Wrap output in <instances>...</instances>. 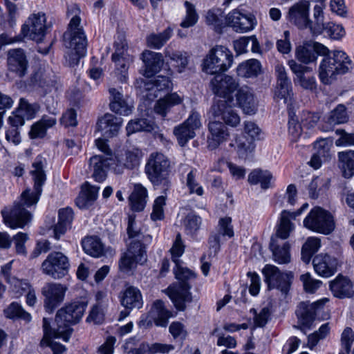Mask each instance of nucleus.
Wrapping results in <instances>:
<instances>
[{
	"instance_id": "f257e3e1",
	"label": "nucleus",
	"mask_w": 354,
	"mask_h": 354,
	"mask_svg": "<svg viewBox=\"0 0 354 354\" xmlns=\"http://www.w3.org/2000/svg\"><path fill=\"white\" fill-rule=\"evenodd\" d=\"M46 165L47 161L43 156L35 158L30 171L34 181L33 190L26 189L21 195L20 201L15 202L11 209L5 208L1 211L3 223L9 227L23 228L30 221L31 214L24 206L30 207L37 203L46 180Z\"/></svg>"
},
{
	"instance_id": "f03ea898",
	"label": "nucleus",
	"mask_w": 354,
	"mask_h": 354,
	"mask_svg": "<svg viewBox=\"0 0 354 354\" xmlns=\"http://www.w3.org/2000/svg\"><path fill=\"white\" fill-rule=\"evenodd\" d=\"M97 147L103 153L90 158V167L93 168V177L99 183L106 178L109 168L115 174H122L124 169H133L139 166L142 152L138 148L127 149L124 153L113 155L107 143L101 138L95 140Z\"/></svg>"
},
{
	"instance_id": "7ed1b4c3",
	"label": "nucleus",
	"mask_w": 354,
	"mask_h": 354,
	"mask_svg": "<svg viewBox=\"0 0 354 354\" xmlns=\"http://www.w3.org/2000/svg\"><path fill=\"white\" fill-rule=\"evenodd\" d=\"M80 21L79 16L73 17L63 35L64 46L68 48L65 58L71 66L77 65L80 59L86 54L87 39L82 28L80 27Z\"/></svg>"
},
{
	"instance_id": "20e7f679",
	"label": "nucleus",
	"mask_w": 354,
	"mask_h": 354,
	"mask_svg": "<svg viewBox=\"0 0 354 354\" xmlns=\"http://www.w3.org/2000/svg\"><path fill=\"white\" fill-rule=\"evenodd\" d=\"M180 263H175L176 267L174 268L175 277L179 281L169 286L167 289V292L175 307L178 310H184L186 308L185 304L192 300L189 292L191 286L187 281L194 279L196 274L189 268L182 266Z\"/></svg>"
},
{
	"instance_id": "39448f33",
	"label": "nucleus",
	"mask_w": 354,
	"mask_h": 354,
	"mask_svg": "<svg viewBox=\"0 0 354 354\" xmlns=\"http://www.w3.org/2000/svg\"><path fill=\"white\" fill-rule=\"evenodd\" d=\"M351 68V61L344 52L333 51L324 57L319 64L320 81L326 85L331 84L337 75L346 73Z\"/></svg>"
},
{
	"instance_id": "423d86ee",
	"label": "nucleus",
	"mask_w": 354,
	"mask_h": 354,
	"mask_svg": "<svg viewBox=\"0 0 354 354\" xmlns=\"http://www.w3.org/2000/svg\"><path fill=\"white\" fill-rule=\"evenodd\" d=\"M87 307L86 301H74L60 308L56 314L55 322L58 326L57 336L67 342L73 331L71 325L77 324Z\"/></svg>"
},
{
	"instance_id": "0eeeda50",
	"label": "nucleus",
	"mask_w": 354,
	"mask_h": 354,
	"mask_svg": "<svg viewBox=\"0 0 354 354\" xmlns=\"http://www.w3.org/2000/svg\"><path fill=\"white\" fill-rule=\"evenodd\" d=\"M169 171L170 162L164 154L155 152L149 156L145 166V173L153 185H162L165 190L168 189L171 183Z\"/></svg>"
},
{
	"instance_id": "6e6552de",
	"label": "nucleus",
	"mask_w": 354,
	"mask_h": 354,
	"mask_svg": "<svg viewBox=\"0 0 354 354\" xmlns=\"http://www.w3.org/2000/svg\"><path fill=\"white\" fill-rule=\"evenodd\" d=\"M233 62V55L225 46H216L209 50L203 59V71L207 74H217L226 71Z\"/></svg>"
},
{
	"instance_id": "1a4fd4ad",
	"label": "nucleus",
	"mask_w": 354,
	"mask_h": 354,
	"mask_svg": "<svg viewBox=\"0 0 354 354\" xmlns=\"http://www.w3.org/2000/svg\"><path fill=\"white\" fill-rule=\"evenodd\" d=\"M306 228L324 234H328L334 230L335 223L331 214L319 207H315L304 221Z\"/></svg>"
},
{
	"instance_id": "9d476101",
	"label": "nucleus",
	"mask_w": 354,
	"mask_h": 354,
	"mask_svg": "<svg viewBox=\"0 0 354 354\" xmlns=\"http://www.w3.org/2000/svg\"><path fill=\"white\" fill-rule=\"evenodd\" d=\"M262 274L268 290L276 288L283 294L288 292L293 277L291 272H282L274 265L266 264L262 269Z\"/></svg>"
},
{
	"instance_id": "9b49d317",
	"label": "nucleus",
	"mask_w": 354,
	"mask_h": 354,
	"mask_svg": "<svg viewBox=\"0 0 354 354\" xmlns=\"http://www.w3.org/2000/svg\"><path fill=\"white\" fill-rule=\"evenodd\" d=\"M142 241H131L127 251L120 258L119 267L123 272H129L138 263L143 264L147 260L146 245Z\"/></svg>"
},
{
	"instance_id": "f8f14e48",
	"label": "nucleus",
	"mask_w": 354,
	"mask_h": 354,
	"mask_svg": "<svg viewBox=\"0 0 354 354\" xmlns=\"http://www.w3.org/2000/svg\"><path fill=\"white\" fill-rule=\"evenodd\" d=\"M69 266V261L66 256L60 252H53L43 261L41 270L45 274L59 279L68 274Z\"/></svg>"
},
{
	"instance_id": "ddd939ff",
	"label": "nucleus",
	"mask_w": 354,
	"mask_h": 354,
	"mask_svg": "<svg viewBox=\"0 0 354 354\" xmlns=\"http://www.w3.org/2000/svg\"><path fill=\"white\" fill-rule=\"evenodd\" d=\"M234 98L230 101L215 100L209 110V114L214 118H221L225 124L232 127H236L241 122V117L233 107Z\"/></svg>"
},
{
	"instance_id": "4468645a",
	"label": "nucleus",
	"mask_w": 354,
	"mask_h": 354,
	"mask_svg": "<svg viewBox=\"0 0 354 354\" xmlns=\"http://www.w3.org/2000/svg\"><path fill=\"white\" fill-rule=\"evenodd\" d=\"M48 26L46 17L44 12L33 13L26 19L21 27L24 37L40 42L46 35Z\"/></svg>"
},
{
	"instance_id": "2eb2a0df",
	"label": "nucleus",
	"mask_w": 354,
	"mask_h": 354,
	"mask_svg": "<svg viewBox=\"0 0 354 354\" xmlns=\"http://www.w3.org/2000/svg\"><path fill=\"white\" fill-rule=\"evenodd\" d=\"M238 86V82L227 75H216L210 82L212 91L219 100L230 101V98H234L232 95Z\"/></svg>"
},
{
	"instance_id": "dca6fc26",
	"label": "nucleus",
	"mask_w": 354,
	"mask_h": 354,
	"mask_svg": "<svg viewBox=\"0 0 354 354\" xmlns=\"http://www.w3.org/2000/svg\"><path fill=\"white\" fill-rule=\"evenodd\" d=\"M201 126L200 115L196 112H193L189 118L182 124L175 127L173 133L176 136L178 143L184 147L189 140L196 136L195 131Z\"/></svg>"
},
{
	"instance_id": "f3484780",
	"label": "nucleus",
	"mask_w": 354,
	"mask_h": 354,
	"mask_svg": "<svg viewBox=\"0 0 354 354\" xmlns=\"http://www.w3.org/2000/svg\"><path fill=\"white\" fill-rule=\"evenodd\" d=\"M8 71L18 77H24L28 72V60L25 51L22 48H13L7 52Z\"/></svg>"
},
{
	"instance_id": "a211bd4d",
	"label": "nucleus",
	"mask_w": 354,
	"mask_h": 354,
	"mask_svg": "<svg viewBox=\"0 0 354 354\" xmlns=\"http://www.w3.org/2000/svg\"><path fill=\"white\" fill-rule=\"evenodd\" d=\"M66 288L59 283H46L41 290L45 297L44 306L51 313L63 301Z\"/></svg>"
},
{
	"instance_id": "6ab92c4d",
	"label": "nucleus",
	"mask_w": 354,
	"mask_h": 354,
	"mask_svg": "<svg viewBox=\"0 0 354 354\" xmlns=\"http://www.w3.org/2000/svg\"><path fill=\"white\" fill-rule=\"evenodd\" d=\"M208 131L207 144V148L210 150L217 149L230 136V132L225 124L214 118L209 120L208 123Z\"/></svg>"
},
{
	"instance_id": "aec40b11",
	"label": "nucleus",
	"mask_w": 354,
	"mask_h": 354,
	"mask_svg": "<svg viewBox=\"0 0 354 354\" xmlns=\"http://www.w3.org/2000/svg\"><path fill=\"white\" fill-rule=\"evenodd\" d=\"M135 342V338H131L127 341L124 346L127 354H155L156 353H167L174 348V346L171 344L160 343L149 344L145 342H142L138 347L134 348Z\"/></svg>"
},
{
	"instance_id": "412c9836",
	"label": "nucleus",
	"mask_w": 354,
	"mask_h": 354,
	"mask_svg": "<svg viewBox=\"0 0 354 354\" xmlns=\"http://www.w3.org/2000/svg\"><path fill=\"white\" fill-rule=\"evenodd\" d=\"M310 3L301 0L290 7L288 12V20L300 29L308 28Z\"/></svg>"
},
{
	"instance_id": "4be33fe9",
	"label": "nucleus",
	"mask_w": 354,
	"mask_h": 354,
	"mask_svg": "<svg viewBox=\"0 0 354 354\" xmlns=\"http://www.w3.org/2000/svg\"><path fill=\"white\" fill-rule=\"evenodd\" d=\"M329 301L328 298H323L313 303L301 302L296 311L301 324L310 327L317 313L322 310L324 305Z\"/></svg>"
},
{
	"instance_id": "5701e85b",
	"label": "nucleus",
	"mask_w": 354,
	"mask_h": 354,
	"mask_svg": "<svg viewBox=\"0 0 354 354\" xmlns=\"http://www.w3.org/2000/svg\"><path fill=\"white\" fill-rule=\"evenodd\" d=\"M123 120L111 113H106L97 121L96 129L104 138H111L118 135Z\"/></svg>"
},
{
	"instance_id": "b1692460",
	"label": "nucleus",
	"mask_w": 354,
	"mask_h": 354,
	"mask_svg": "<svg viewBox=\"0 0 354 354\" xmlns=\"http://www.w3.org/2000/svg\"><path fill=\"white\" fill-rule=\"evenodd\" d=\"M313 263L315 271L322 277H329L337 272V260L328 254L316 255Z\"/></svg>"
},
{
	"instance_id": "393cba45",
	"label": "nucleus",
	"mask_w": 354,
	"mask_h": 354,
	"mask_svg": "<svg viewBox=\"0 0 354 354\" xmlns=\"http://www.w3.org/2000/svg\"><path fill=\"white\" fill-rule=\"evenodd\" d=\"M329 288L333 296L339 299L351 298L354 296L352 281L342 274H339L330 282Z\"/></svg>"
},
{
	"instance_id": "a878e982",
	"label": "nucleus",
	"mask_w": 354,
	"mask_h": 354,
	"mask_svg": "<svg viewBox=\"0 0 354 354\" xmlns=\"http://www.w3.org/2000/svg\"><path fill=\"white\" fill-rule=\"evenodd\" d=\"M142 59L145 64V69L142 74L150 77L161 69L164 59L161 53L146 50L142 54Z\"/></svg>"
},
{
	"instance_id": "bb28decb",
	"label": "nucleus",
	"mask_w": 354,
	"mask_h": 354,
	"mask_svg": "<svg viewBox=\"0 0 354 354\" xmlns=\"http://www.w3.org/2000/svg\"><path fill=\"white\" fill-rule=\"evenodd\" d=\"M236 97L239 106L245 114L251 115L257 113L258 110V101L248 88H240Z\"/></svg>"
},
{
	"instance_id": "cd10ccee",
	"label": "nucleus",
	"mask_w": 354,
	"mask_h": 354,
	"mask_svg": "<svg viewBox=\"0 0 354 354\" xmlns=\"http://www.w3.org/2000/svg\"><path fill=\"white\" fill-rule=\"evenodd\" d=\"M110 94V109L122 115H129L131 113L133 106L128 104L124 99L123 94L115 88H110L109 89Z\"/></svg>"
},
{
	"instance_id": "c85d7f7f",
	"label": "nucleus",
	"mask_w": 354,
	"mask_h": 354,
	"mask_svg": "<svg viewBox=\"0 0 354 354\" xmlns=\"http://www.w3.org/2000/svg\"><path fill=\"white\" fill-rule=\"evenodd\" d=\"M174 315L172 313L165 308V304L161 300H156L152 304L149 312V318L153 321L156 326L166 327L168 320Z\"/></svg>"
},
{
	"instance_id": "c756f323",
	"label": "nucleus",
	"mask_w": 354,
	"mask_h": 354,
	"mask_svg": "<svg viewBox=\"0 0 354 354\" xmlns=\"http://www.w3.org/2000/svg\"><path fill=\"white\" fill-rule=\"evenodd\" d=\"M288 242L279 243L276 238H272L270 249L272 252V259L278 264H288L291 261Z\"/></svg>"
},
{
	"instance_id": "7c9ffc66",
	"label": "nucleus",
	"mask_w": 354,
	"mask_h": 354,
	"mask_svg": "<svg viewBox=\"0 0 354 354\" xmlns=\"http://www.w3.org/2000/svg\"><path fill=\"white\" fill-rule=\"evenodd\" d=\"M325 8V3H317L313 10V20H310L308 18V28L310 30L311 32L314 35H321L324 30V9Z\"/></svg>"
},
{
	"instance_id": "2f4dec72",
	"label": "nucleus",
	"mask_w": 354,
	"mask_h": 354,
	"mask_svg": "<svg viewBox=\"0 0 354 354\" xmlns=\"http://www.w3.org/2000/svg\"><path fill=\"white\" fill-rule=\"evenodd\" d=\"M120 301L127 309L141 308L142 297L140 290L134 286L127 288L122 295Z\"/></svg>"
},
{
	"instance_id": "473e14b6",
	"label": "nucleus",
	"mask_w": 354,
	"mask_h": 354,
	"mask_svg": "<svg viewBox=\"0 0 354 354\" xmlns=\"http://www.w3.org/2000/svg\"><path fill=\"white\" fill-rule=\"evenodd\" d=\"M337 158L343 177L349 179L354 176V151L339 152Z\"/></svg>"
},
{
	"instance_id": "72a5a7b5",
	"label": "nucleus",
	"mask_w": 354,
	"mask_h": 354,
	"mask_svg": "<svg viewBox=\"0 0 354 354\" xmlns=\"http://www.w3.org/2000/svg\"><path fill=\"white\" fill-rule=\"evenodd\" d=\"M182 102L183 97L176 93H173L158 100L154 106V111L162 117H165L171 107L180 104Z\"/></svg>"
},
{
	"instance_id": "f704fd0d",
	"label": "nucleus",
	"mask_w": 354,
	"mask_h": 354,
	"mask_svg": "<svg viewBox=\"0 0 354 354\" xmlns=\"http://www.w3.org/2000/svg\"><path fill=\"white\" fill-rule=\"evenodd\" d=\"M164 54L167 62L174 63V66L177 68L178 73H182L185 70L189 63L187 53L167 47L165 48Z\"/></svg>"
},
{
	"instance_id": "c9c22d12",
	"label": "nucleus",
	"mask_w": 354,
	"mask_h": 354,
	"mask_svg": "<svg viewBox=\"0 0 354 354\" xmlns=\"http://www.w3.org/2000/svg\"><path fill=\"white\" fill-rule=\"evenodd\" d=\"M58 216V223L54 227V236L56 239H59L70 227L73 219V211L70 207L60 209Z\"/></svg>"
},
{
	"instance_id": "e433bc0d",
	"label": "nucleus",
	"mask_w": 354,
	"mask_h": 354,
	"mask_svg": "<svg viewBox=\"0 0 354 354\" xmlns=\"http://www.w3.org/2000/svg\"><path fill=\"white\" fill-rule=\"evenodd\" d=\"M82 247L86 254L93 257H100L104 254V246L97 236L86 237L82 241Z\"/></svg>"
},
{
	"instance_id": "4c0bfd02",
	"label": "nucleus",
	"mask_w": 354,
	"mask_h": 354,
	"mask_svg": "<svg viewBox=\"0 0 354 354\" xmlns=\"http://www.w3.org/2000/svg\"><path fill=\"white\" fill-rule=\"evenodd\" d=\"M147 197V189L141 185H136L129 198L132 209L136 212L142 211L145 206Z\"/></svg>"
},
{
	"instance_id": "58836bf2",
	"label": "nucleus",
	"mask_w": 354,
	"mask_h": 354,
	"mask_svg": "<svg viewBox=\"0 0 354 354\" xmlns=\"http://www.w3.org/2000/svg\"><path fill=\"white\" fill-rule=\"evenodd\" d=\"M230 146H236L239 156L244 159L247 158L255 148L254 141L243 135L236 136L234 143H231Z\"/></svg>"
},
{
	"instance_id": "ea45409f",
	"label": "nucleus",
	"mask_w": 354,
	"mask_h": 354,
	"mask_svg": "<svg viewBox=\"0 0 354 354\" xmlns=\"http://www.w3.org/2000/svg\"><path fill=\"white\" fill-rule=\"evenodd\" d=\"M289 212L283 210L281 213L279 222L277 225L276 236L277 238L286 239L289 237L290 233L294 230V224L288 218Z\"/></svg>"
},
{
	"instance_id": "a19ab883",
	"label": "nucleus",
	"mask_w": 354,
	"mask_h": 354,
	"mask_svg": "<svg viewBox=\"0 0 354 354\" xmlns=\"http://www.w3.org/2000/svg\"><path fill=\"white\" fill-rule=\"evenodd\" d=\"M172 34L173 29L171 27L158 34L151 33L147 38V45L151 48L160 49L171 38Z\"/></svg>"
},
{
	"instance_id": "79ce46f5",
	"label": "nucleus",
	"mask_w": 354,
	"mask_h": 354,
	"mask_svg": "<svg viewBox=\"0 0 354 354\" xmlns=\"http://www.w3.org/2000/svg\"><path fill=\"white\" fill-rule=\"evenodd\" d=\"M261 71V64L255 59H249L243 62L237 67V73L239 76L250 77L257 76Z\"/></svg>"
},
{
	"instance_id": "37998d69",
	"label": "nucleus",
	"mask_w": 354,
	"mask_h": 354,
	"mask_svg": "<svg viewBox=\"0 0 354 354\" xmlns=\"http://www.w3.org/2000/svg\"><path fill=\"white\" fill-rule=\"evenodd\" d=\"M272 176L268 171L261 169H254L248 175V182L252 185L261 184V187L263 189L270 187V180Z\"/></svg>"
},
{
	"instance_id": "c03bdc74",
	"label": "nucleus",
	"mask_w": 354,
	"mask_h": 354,
	"mask_svg": "<svg viewBox=\"0 0 354 354\" xmlns=\"http://www.w3.org/2000/svg\"><path fill=\"white\" fill-rule=\"evenodd\" d=\"M154 124L153 122L145 118L132 120L127 125L126 130L127 135L136 132L145 131H151L153 130Z\"/></svg>"
},
{
	"instance_id": "a18cd8bd",
	"label": "nucleus",
	"mask_w": 354,
	"mask_h": 354,
	"mask_svg": "<svg viewBox=\"0 0 354 354\" xmlns=\"http://www.w3.org/2000/svg\"><path fill=\"white\" fill-rule=\"evenodd\" d=\"M348 117L344 104H339L333 109L327 118V123L330 126L345 123Z\"/></svg>"
},
{
	"instance_id": "49530a36",
	"label": "nucleus",
	"mask_w": 354,
	"mask_h": 354,
	"mask_svg": "<svg viewBox=\"0 0 354 354\" xmlns=\"http://www.w3.org/2000/svg\"><path fill=\"white\" fill-rule=\"evenodd\" d=\"M127 234L129 239L132 241H142L146 243H150L151 236L150 235H143L140 230L137 228L135 218L132 216H129Z\"/></svg>"
},
{
	"instance_id": "de8ad7c7",
	"label": "nucleus",
	"mask_w": 354,
	"mask_h": 354,
	"mask_svg": "<svg viewBox=\"0 0 354 354\" xmlns=\"http://www.w3.org/2000/svg\"><path fill=\"white\" fill-rule=\"evenodd\" d=\"M114 48L115 52L112 55L111 59L133 58L127 53L128 46L124 35L118 36L114 42Z\"/></svg>"
},
{
	"instance_id": "09e8293b",
	"label": "nucleus",
	"mask_w": 354,
	"mask_h": 354,
	"mask_svg": "<svg viewBox=\"0 0 354 354\" xmlns=\"http://www.w3.org/2000/svg\"><path fill=\"white\" fill-rule=\"evenodd\" d=\"M197 171L196 169H192L187 175L186 185L189 193L196 194L198 196L203 195L204 190L196 179Z\"/></svg>"
},
{
	"instance_id": "8fccbe9b",
	"label": "nucleus",
	"mask_w": 354,
	"mask_h": 354,
	"mask_svg": "<svg viewBox=\"0 0 354 354\" xmlns=\"http://www.w3.org/2000/svg\"><path fill=\"white\" fill-rule=\"evenodd\" d=\"M4 314L8 318L18 317L26 322H30L31 319L30 315L25 311L18 303L15 302L12 303L4 310Z\"/></svg>"
},
{
	"instance_id": "3c124183",
	"label": "nucleus",
	"mask_w": 354,
	"mask_h": 354,
	"mask_svg": "<svg viewBox=\"0 0 354 354\" xmlns=\"http://www.w3.org/2000/svg\"><path fill=\"white\" fill-rule=\"evenodd\" d=\"M201 222L200 216L193 213L188 214L183 221L186 233L191 236L195 235L200 229Z\"/></svg>"
},
{
	"instance_id": "603ef678",
	"label": "nucleus",
	"mask_w": 354,
	"mask_h": 354,
	"mask_svg": "<svg viewBox=\"0 0 354 354\" xmlns=\"http://www.w3.org/2000/svg\"><path fill=\"white\" fill-rule=\"evenodd\" d=\"M185 7L186 8V15L184 20L180 23V26L183 28H189L194 26L198 19V15L197 14L195 6L186 1L185 2Z\"/></svg>"
},
{
	"instance_id": "864d4df0",
	"label": "nucleus",
	"mask_w": 354,
	"mask_h": 354,
	"mask_svg": "<svg viewBox=\"0 0 354 354\" xmlns=\"http://www.w3.org/2000/svg\"><path fill=\"white\" fill-rule=\"evenodd\" d=\"M115 65V73L120 82H125L127 79V71L133 58L112 59Z\"/></svg>"
},
{
	"instance_id": "5fc2aeb1",
	"label": "nucleus",
	"mask_w": 354,
	"mask_h": 354,
	"mask_svg": "<svg viewBox=\"0 0 354 354\" xmlns=\"http://www.w3.org/2000/svg\"><path fill=\"white\" fill-rule=\"evenodd\" d=\"M37 109V106L36 104H30L26 100L21 98L19 106L16 111L17 113L21 114L25 118V120H30L35 116Z\"/></svg>"
},
{
	"instance_id": "6e6d98bb",
	"label": "nucleus",
	"mask_w": 354,
	"mask_h": 354,
	"mask_svg": "<svg viewBox=\"0 0 354 354\" xmlns=\"http://www.w3.org/2000/svg\"><path fill=\"white\" fill-rule=\"evenodd\" d=\"M332 143L327 139L322 138L317 140L314 144V149L316 153L322 156L324 160H328L330 157V148Z\"/></svg>"
},
{
	"instance_id": "4d7b16f0",
	"label": "nucleus",
	"mask_w": 354,
	"mask_h": 354,
	"mask_svg": "<svg viewBox=\"0 0 354 354\" xmlns=\"http://www.w3.org/2000/svg\"><path fill=\"white\" fill-rule=\"evenodd\" d=\"M296 57L299 62L304 64L313 62L317 59V56L312 49L303 46L297 48Z\"/></svg>"
},
{
	"instance_id": "13d9d810",
	"label": "nucleus",
	"mask_w": 354,
	"mask_h": 354,
	"mask_svg": "<svg viewBox=\"0 0 354 354\" xmlns=\"http://www.w3.org/2000/svg\"><path fill=\"white\" fill-rule=\"evenodd\" d=\"M300 279L303 283L305 291L308 293H314L322 283L320 280L313 279L308 272L301 274Z\"/></svg>"
},
{
	"instance_id": "bf43d9fd",
	"label": "nucleus",
	"mask_w": 354,
	"mask_h": 354,
	"mask_svg": "<svg viewBox=\"0 0 354 354\" xmlns=\"http://www.w3.org/2000/svg\"><path fill=\"white\" fill-rule=\"evenodd\" d=\"M185 245H184L181 235L178 233L175 241L173 243L170 252L171 254V259L174 263L180 262L179 258L183 255L185 252Z\"/></svg>"
},
{
	"instance_id": "052dcab7",
	"label": "nucleus",
	"mask_w": 354,
	"mask_h": 354,
	"mask_svg": "<svg viewBox=\"0 0 354 354\" xmlns=\"http://www.w3.org/2000/svg\"><path fill=\"white\" fill-rule=\"evenodd\" d=\"M31 82L35 84H38L39 86L43 88L46 93L51 92L53 88L57 89L56 82L46 80V78H41V73L36 72L31 77Z\"/></svg>"
},
{
	"instance_id": "680f3d73",
	"label": "nucleus",
	"mask_w": 354,
	"mask_h": 354,
	"mask_svg": "<svg viewBox=\"0 0 354 354\" xmlns=\"http://www.w3.org/2000/svg\"><path fill=\"white\" fill-rule=\"evenodd\" d=\"M255 24V18L253 15H243V17H241V19H239V24L236 25V31L240 32L250 31L253 29Z\"/></svg>"
},
{
	"instance_id": "e2e57ef3",
	"label": "nucleus",
	"mask_w": 354,
	"mask_h": 354,
	"mask_svg": "<svg viewBox=\"0 0 354 354\" xmlns=\"http://www.w3.org/2000/svg\"><path fill=\"white\" fill-rule=\"evenodd\" d=\"M222 12L219 9L208 10L206 15V22L209 25L214 26L216 29H220L223 24Z\"/></svg>"
},
{
	"instance_id": "0e129e2a",
	"label": "nucleus",
	"mask_w": 354,
	"mask_h": 354,
	"mask_svg": "<svg viewBox=\"0 0 354 354\" xmlns=\"http://www.w3.org/2000/svg\"><path fill=\"white\" fill-rule=\"evenodd\" d=\"M324 31L332 39H339L345 35V30L342 25L333 22L326 23Z\"/></svg>"
},
{
	"instance_id": "69168bd1",
	"label": "nucleus",
	"mask_w": 354,
	"mask_h": 354,
	"mask_svg": "<svg viewBox=\"0 0 354 354\" xmlns=\"http://www.w3.org/2000/svg\"><path fill=\"white\" fill-rule=\"evenodd\" d=\"M243 131L251 138V140L260 139L261 129L255 122L245 121L243 122Z\"/></svg>"
},
{
	"instance_id": "338daca9",
	"label": "nucleus",
	"mask_w": 354,
	"mask_h": 354,
	"mask_svg": "<svg viewBox=\"0 0 354 354\" xmlns=\"http://www.w3.org/2000/svg\"><path fill=\"white\" fill-rule=\"evenodd\" d=\"M218 234H221L223 236H227L229 238H232L234 236L231 217L225 216L220 218L218 221Z\"/></svg>"
},
{
	"instance_id": "774afa93",
	"label": "nucleus",
	"mask_w": 354,
	"mask_h": 354,
	"mask_svg": "<svg viewBox=\"0 0 354 354\" xmlns=\"http://www.w3.org/2000/svg\"><path fill=\"white\" fill-rule=\"evenodd\" d=\"M277 84L276 88L292 86L291 82L287 76L284 66L278 64L275 66Z\"/></svg>"
}]
</instances>
